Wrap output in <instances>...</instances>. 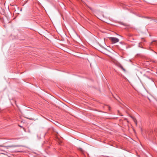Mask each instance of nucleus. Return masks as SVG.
I'll return each mask as SVG.
<instances>
[{"mask_svg": "<svg viewBox=\"0 0 157 157\" xmlns=\"http://www.w3.org/2000/svg\"><path fill=\"white\" fill-rule=\"evenodd\" d=\"M109 39L113 44H114L118 42L119 41V40L118 39L113 37H109Z\"/></svg>", "mask_w": 157, "mask_h": 157, "instance_id": "obj_1", "label": "nucleus"}, {"mask_svg": "<svg viewBox=\"0 0 157 157\" xmlns=\"http://www.w3.org/2000/svg\"><path fill=\"white\" fill-rule=\"evenodd\" d=\"M117 65L119 67H120L121 69H122V70L124 72H125L126 70H125V69L124 68H123V66H122V65L121 64H120L119 63Z\"/></svg>", "mask_w": 157, "mask_h": 157, "instance_id": "obj_2", "label": "nucleus"}, {"mask_svg": "<svg viewBox=\"0 0 157 157\" xmlns=\"http://www.w3.org/2000/svg\"><path fill=\"white\" fill-rule=\"evenodd\" d=\"M0 147H4L5 148L8 149L9 147H13V146H3V145H0Z\"/></svg>", "mask_w": 157, "mask_h": 157, "instance_id": "obj_3", "label": "nucleus"}, {"mask_svg": "<svg viewBox=\"0 0 157 157\" xmlns=\"http://www.w3.org/2000/svg\"><path fill=\"white\" fill-rule=\"evenodd\" d=\"M133 121L134 122L136 125L137 124V121L136 118L133 119Z\"/></svg>", "mask_w": 157, "mask_h": 157, "instance_id": "obj_4", "label": "nucleus"}, {"mask_svg": "<svg viewBox=\"0 0 157 157\" xmlns=\"http://www.w3.org/2000/svg\"><path fill=\"white\" fill-rule=\"evenodd\" d=\"M19 126L21 128H22L25 132H26V129H25V128H24L22 126H21L20 125H19Z\"/></svg>", "mask_w": 157, "mask_h": 157, "instance_id": "obj_5", "label": "nucleus"}, {"mask_svg": "<svg viewBox=\"0 0 157 157\" xmlns=\"http://www.w3.org/2000/svg\"><path fill=\"white\" fill-rule=\"evenodd\" d=\"M79 150L80 151H81V152H83V150H82V148H79Z\"/></svg>", "mask_w": 157, "mask_h": 157, "instance_id": "obj_6", "label": "nucleus"}, {"mask_svg": "<svg viewBox=\"0 0 157 157\" xmlns=\"http://www.w3.org/2000/svg\"><path fill=\"white\" fill-rule=\"evenodd\" d=\"M131 118L133 120L135 118L134 117H132V116H131Z\"/></svg>", "mask_w": 157, "mask_h": 157, "instance_id": "obj_7", "label": "nucleus"}, {"mask_svg": "<svg viewBox=\"0 0 157 157\" xmlns=\"http://www.w3.org/2000/svg\"><path fill=\"white\" fill-rule=\"evenodd\" d=\"M1 150L2 151H4L3 150Z\"/></svg>", "mask_w": 157, "mask_h": 157, "instance_id": "obj_8", "label": "nucleus"}]
</instances>
